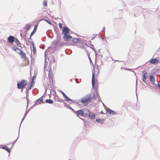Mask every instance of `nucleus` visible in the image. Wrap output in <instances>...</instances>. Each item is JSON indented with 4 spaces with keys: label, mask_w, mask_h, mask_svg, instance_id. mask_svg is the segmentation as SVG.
I'll use <instances>...</instances> for the list:
<instances>
[{
    "label": "nucleus",
    "mask_w": 160,
    "mask_h": 160,
    "mask_svg": "<svg viewBox=\"0 0 160 160\" xmlns=\"http://www.w3.org/2000/svg\"><path fill=\"white\" fill-rule=\"evenodd\" d=\"M92 95L88 94L84 98L81 99V102L83 104H88L91 102Z\"/></svg>",
    "instance_id": "f257e3e1"
},
{
    "label": "nucleus",
    "mask_w": 160,
    "mask_h": 160,
    "mask_svg": "<svg viewBox=\"0 0 160 160\" xmlns=\"http://www.w3.org/2000/svg\"><path fill=\"white\" fill-rule=\"evenodd\" d=\"M17 83L18 89H22L26 87L27 84V81L25 79H22L20 82L17 81Z\"/></svg>",
    "instance_id": "f03ea898"
},
{
    "label": "nucleus",
    "mask_w": 160,
    "mask_h": 160,
    "mask_svg": "<svg viewBox=\"0 0 160 160\" xmlns=\"http://www.w3.org/2000/svg\"><path fill=\"white\" fill-rule=\"evenodd\" d=\"M29 43L32 44V47L33 56H32V55L31 56V60H34L36 57V47L33 42L30 41L29 40Z\"/></svg>",
    "instance_id": "7ed1b4c3"
},
{
    "label": "nucleus",
    "mask_w": 160,
    "mask_h": 160,
    "mask_svg": "<svg viewBox=\"0 0 160 160\" xmlns=\"http://www.w3.org/2000/svg\"><path fill=\"white\" fill-rule=\"evenodd\" d=\"M93 89H94V91L91 94H90L92 95V96L91 97V99H92L95 100L99 96V94L97 91L96 88Z\"/></svg>",
    "instance_id": "20e7f679"
},
{
    "label": "nucleus",
    "mask_w": 160,
    "mask_h": 160,
    "mask_svg": "<svg viewBox=\"0 0 160 160\" xmlns=\"http://www.w3.org/2000/svg\"><path fill=\"white\" fill-rule=\"evenodd\" d=\"M142 72V81L146 84H147L146 82V80L148 76V73L145 70L143 71Z\"/></svg>",
    "instance_id": "39448f33"
},
{
    "label": "nucleus",
    "mask_w": 160,
    "mask_h": 160,
    "mask_svg": "<svg viewBox=\"0 0 160 160\" xmlns=\"http://www.w3.org/2000/svg\"><path fill=\"white\" fill-rule=\"evenodd\" d=\"M62 94L63 96L65 98V100L67 102L71 101L72 102V103L75 102L73 100L69 98L62 91L60 90L59 91Z\"/></svg>",
    "instance_id": "423d86ee"
},
{
    "label": "nucleus",
    "mask_w": 160,
    "mask_h": 160,
    "mask_svg": "<svg viewBox=\"0 0 160 160\" xmlns=\"http://www.w3.org/2000/svg\"><path fill=\"white\" fill-rule=\"evenodd\" d=\"M90 63L91 64H92V66L93 67V69L92 70V75L94 76V74L95 73V71L94 69L95 68V65H94L92 62V61H89ZM99 62L100 63V65H102V61H95V64H97V62Z\"/></svg>",
    "instance_id": "0eeeda50"
},
{
    "label": "nucleus",
    "mask_w": 160,
    "mask_h": 160,
    "mask_svg": "<svg viewBox=\"0 0 160 160\" xmlns=\"http://www.w3.org/2000/svg\"><path fill=\"white\" fill-rule=\"evenodd\" d=\"M70 29L67 26H64L62 30V34L63 35L68 34L70 33Z\"/></svg>",
    "instance_id": "6e6552de"
},
{
    "label": "nucleus",
    "mask_w": 160,
    "mask_h": 160,
    "mask_svg": "<svg viewBox=\"0 0 160 160\" xmlns=\"http://www.w3.org/2000/svg\"><path fill=\"white\" fill-rule=\"evenodd\" d=\"M15 37L12 35H10L7 38V42L8 43L13 44V42H14L15 39Z\"/></svg>",
    "instance_id": "1a4fd4ad"
},
{
    "label": "nucleus",
    "mask_w": 160,
    "mask_h": 160,
    "mask_svg": "<svg viewBox=\"0 0 160 160\" xmlns=\"http://www.w3.org/2000/svg\"><path fill=\"white\" fill-rule=\"evenodd\" d=\"M74 112L76 114V116L78 118H79L80 116L83 117L84 116L82 109L78 111H74Z\"/></svg>",
    "instance_id": "9d476101"
},
{
    "label": "nucleus",
    "mask_w": 160,
    "mask_h": 160,
    "mask_svg": "<svg viewBox=\"0 0 160 160\" xmlns=\"http://www.w3.org/2000/svg\"><path fill=\"white\" fill-rule=\"evenodd\" d=\"M43 103V96H42L36 101V102L32 106L33 107L34 105H38L41 104V103Z\"/></svg>",
    "instance_id": "9b49d317"
},
{
    "label": "nucleus",
    "mask_w": 160,
    "mask_h": 160,
    "mask_svg": "<svg viewBox=\"0 0 160 160\" xmlns=\"http://www.w3.org/2000/svg\"><path fill=\"white\" fill-rule=\"evenodd\" d=\"M88 116V118L91 120H94L95 118V115L94 113L91 112L89 113Z\"/></svg>",
    "instance_id": "f8f14e48"
},
{
    "label": "nucleus",
    "mask_w": 160,
    "mask_h": 160,
    "mask_svg": "<svg viewBox=\"0 0 160 160\" xmlns=\"http://www.w3.org/2000/svg\"><path fill=\"white\" fill-rule=\"evenodd\" d=\"M56 61H50L49 66L51 68L52 67L55 68L57 65Z\"/></svg>",
    "instance_id": "ddd939ff"
},
{
    "label": "nucleus",
    "mask_w": 160,
    "mask_h": 160,
    "mask_svg": "<svg viewBox=\"0 0 160 160\" xmlns=\"http://www.w3.org/2000/svg\"><path fill=\"white\" fill-rule=\"evenodd\" d=\"M82 110L83 112L84 116V117H86L87 116L89 113L90 112V111L87 108H84L82 109Z\"/></svg>",
    "instance_id": "4468645a"
},
{
    "label": "nucleus",
    "mask_w": 160,
    "mask_h": 160,
    "mask_svg": "<svg viewBox=\"0 0 160 160\" xmlns=\"http://www.w3.org/2000/svg\"><path fill=\"white\" fill-rule=\"evenodd\" d=\"M95 79L94 76H92V84L93 88H96V87L95 86Z\"/></svg>",
    "instance_id": "2eb2a0df"
},
{
    "label": "nucleus",
    "mask_w": 160,
    "mask_h": 160,
    "mask_svg": "<svg viewBox=\"0 0 160 160\" xmlns=\"http://www.w3.org/2000/svg\"><path fill=\"white\" fill-rule=\"evenodd\" d=\"M73 43H82L83 41L81 40L80 38H73L71 40Z\"/></svg>",
    "instance_id": "dca6fc26"
},
{
    "label": "nucleus",
    "mask_w": 160,
    "mask_h": 160,
    "mask_svg": "<svg viewBox=\"0 0 160 160\" xmlns=\"http://www.w3.org/2000/svg\"><path fill=\"white\" fill-rule=\"evenodd\" d=\"M12 50L14 51H15L17 53L19 54L20 53H21V52L22 51V50L21 49L16 46L12 48Z\"/></svg>",
    "instance_id": "f3484780"
},
{
    "label": "nucleus",
    "mask_w": 160,
    "mask_h": 160,
    "mask_svg": "<svg viewBox=\"0 0 160 160\" xmlns=\"http://www.w3.org/2000/svg\"><path fill=\"white\" fill-rule=\"evenodd\" d=\"M159 61H149L148 62H146L143 66L146 63H149L151 64H157L159 63Z\"/></svg>",
    "instance_id": "a211bd4d"
},
{
    "label": "nucleus",
    "mask_w": 160,
    "mask_h": 160,
    "mask_svg": "<svg viewBox=\"0 0 160 160\" xmlns=\"http://www.w3.org/2000/svg\"><path fill=\"white\" fill-rule=\"evenodd\" d=\"M106 111L107 112H108L109 114L112 115H115L117 114V113L116 112L114 111L109 108L107 109V110H106Z\"/></svg>",
    "instance_id": "6ab92c4d"
},
{
    "label": "nucleus",
    "mask_w": 160,
    "mask_h": 160,
    "mask_svg": "<svg viewBox=\"0 0 160 160\" xmlns=\"http://www.w3.org/2000/svg\"><path fill=\"white\" fill-rule=\"evenodd\" d=\"M149 79L150 81L151 82V84H154V82L155 81V78L152 75H150L149 77Z\"/></svg>",
    "instance_id": "aec40b11"
},
{
    "label": "nucleus",
    "mask_w": 160,
    "mask_h": 160,
    "mask_svg": "<svg viewBox=\"0 0 160 160\" xmlns=\"http://www.w3.org/2000/svg\"><path fill=\"white\" fill-rule=\"evenodd\" d=\"M105 121V119H101L100 118H97L96 120V121L97 122L100 123L101 124H102Z\"/></svg>",
    "instance_id": "412c9836"
},
{
    "label": "nucleus",
    "mask_w": 160,
    "mask_h": 160,
    "mask_svg": "<svg viewBox=\"0 0 160 160\" xmlns=\"http://www.w3.org/2000/svg\"><path fill=\"white\" fill-rule=\"evenodd\" d=\"M85 45H86L87 46L89 47V46H88L87 45V43H86L85 44ZM90 45L92 46V47H90V48H91L94 51V52H95V56H96V57H95V60H97V58H96V55H97V51L96 50H95V48H94V46L93 45H92V44H90Z\"/></svg>",
    "instance_id": "4be33fe9"
},
{
    "label": "nucleus",
    "mask_w": 160,
    "mask_h": 160,
    "mask_svg": "<svg viewBox=\"0 0 160 160\" xmlns=\"http://www.w3.org/2000/svg\"><path fill=\"white\" fill-rule=\"evenodd\" d=\"M37 24H38V23H36V24L35 25L34 27V29L31 32V35H33L36 32L37 29V28H38V25Z\"/></svg>",
    "instance_id": "5701e85b"
},
{
    "label": "nucleus",
    "mask_w": 160,
    "mask_h": 160,
    "mask_svg": "<svg viewBox=\"0 0 160 160\" xmlns=\"http://www.w3.org/2000/svg\"><path fill=\"white\" fill-rule=\"evenodd\" d=\"M63 39L66 41L68 42L69 41V37L68 34H66L63 35Z\"/></svg>",
    "instance_id": "b1692460"
},
{
    "label": "nucleus",
    "mask_w": 160,
    "mask_h": 160,
    "mask_svg": "<svg viewBox=\"0 0 160 160\" xmlns=\"http://www.w3.org/2000/svg\"><path fill=\"white\" fill-rule=\"evenodd\" d=\"M2 148L6 150L8 152H10L11 151L10 150V148H9L6 145H4Z\"/></svg>",
    "instance_id": "393cba45"
},
{
    "label": "nucleus",
    "mask_w": 160,
    "mask_h": 160,
    "mask_svg": "<svg viewBox=\"0 0 160 160\" xmlns=\"http://www.w3.org/2000/svg\"><path fill=\"white\" fill-rule=\"evenodd\" d=\"M26 99L27 100V108L28 107V105L29 98H28V96L29 92H28V90H26Z\"/></svg>",
    "instance_id": "a878e982"
},
{
    "label": "nucleus",
    "mask_w": 160,
    "mask_h": 160,
    "mask_svg": "<svg viewBox=\"0 0 160 160\" xmlns=\"http://www.w3.org/2000/svg\"><path fill=\"white\" fill-rule=\"evenodd\" d=\"M19 54L21 56L22 58H23L24 59V60H26V54L23 51H22L21 53H20Z\"/></svg>",
    "instance_id": "bb28decb"
},
{
    "label": "nucleus",
    "mask_w": 160,
    "mask_h": 160,
    "mask_svg": "<svg viewBox=\"0 0 160 160\" xmlns=\"http://www.w3.org/2000/svg\"><path fill=\"white\" fill-rule=\"evenodd\" d=\"M31 27V25L29 23L27 24L24 27V28L27 30H29Z\"/></svg>",
    "instance_id": "cd10ccee"
},
{
    "label": "nucleus",
    "mask_w": 160,
    "mask_h": 160,
    "mask_svg": "<svg viewBox=\"0 0 160 160\" xmlns=\"http://www.w3.org/2000/svg\"><path fill=\"white\" fill-rule=\"evenodd\" d=\"M64 106H66L68 108H69L70 109L72 110L73 112L74 111H75L73 109V108L69 105L67 104L66 103H64Z\"/></svg>",
    "instance_id": "c85d7f7f"
},
{
    "label": "nucleus",
    "mask_w": 160,
    "mask_h": 160,
    "mask_svg": "<svg viewBox=\"0 0 160 160\" xmlns=\"http://www.w3.org/2000/svg\"><path fill=\"white\" fill-rule=\"evenodd\" d=\"M45 102L46 103L49 104H52L53 102V101L50 99H47L45 101Z\"/></svg>",
    "instance_id": "c756f323"
},
{
    "label": "nucleus",
    "mask_w": 160,
    "mask_h": 160,
    "mask_svg": "<svg viewBox=\"0 0 160 160\" xmlns=\"http://www.w3.org/2000/svg\"><path fill=\"white\" fill-rule=\"evenodd\" d=\"M79 48H83V49H84V47L82 45L80 46V47ZM85 49V52H86V53L87 54V56H89L90 55V54L89 52L87 49H86V48Z\"/></svg>",
    "instance_id": "7c9ffc66"
},
{
    "label": "nucleus",
    "mask_w": 160,
    "mask_h": 160,
    "mask_svg": "<svg viewBox=\"0 0 160 160\" xmlns=\"http://www.w3.org/2000/svg\"><path fill=\"white\" fill-rule=\"evenodd\" d=\"M19 130H18V137L15 140L12 144V146H11V147L10 148V149H12L13 147L15 142H16V141H17V140H18V138L19 137Z\"/></svg>",
    "instance_id": "2f4dec72"
},
{
    "label": "nucleus",
    "mask_w": 160,
    "mask_h": 160,
    "mask_svg": "<svg viewBox=\"0 0 160 160\" xmlns=\"http://www.w3.org/2000/svg\"><path fill=\"white\" fill-rule=\"evenodd\" d=\"M53 27L54 28V30L55 33L57 34V37H58V32L57 31V29H58V27L56 28L54 25H53Z\"/></svg>",
    "instance_id": "473e14b6"
},
{
    "label": "nucleus",
    "mask_w": 160,
    "mask_h": 160,
    "mask_svg": "<svg viewBox=\"0 0 160 160\" xmlns=\"http://www.w3.org/2000/svg\"><path fill=\"white\" fill-rule=\"evenodd\" d=\"M37 75V73H36L34 72V75L33 76L32 78V81H31V83H32V81H33L35 80V78L36 77Z\"/></svg>",
    "instance_id": "72a5a7b5"
},
{
    "label": "nucleus",
    "mask_w": 160,
    "mask_h": 160,
    "mask_svg": "<svg viewBox=\"0 0 160 160\" xmlns=\"http://www.w3.org/2000/svg\"><path fill=\"white\" fill-rule=\"evenodd\" d=\"M15 40L14 41L16 43V44L17 46V45H19V44H20V43L19 40H18V39L17 38H15Z\"/></svg>",
    "instance_id": "f704fd0d"
},
{
    "label": "nucleus",
    "mask_w": 160,
    "mask_h": 160,
    "mask_svg": "<svg viewBox=\"0 0 160 160\" xmlns=\"http://www.w3.org/2000/svg\"><path fill=\"white\" fill-rule=\"evenodd\" d=\"M44 21L46 22L47 23L49 24L50 25L52 24V22L46 19H44Z\"/></svg>",
    "instance_id": "c9c22d12"
},
{
    "label": "nucleus",
    "mask_w": 160,
    "mask_h": 160,
    "mask_svg": "<svg viewBox=\"0 0 160 160\" xmlns=\"http://www.w3.org/2000/svg\"><path fill=\"white\" fill-rule=\"evenodd\" d=\"M32 83H31L30 85H29V87L28 88H26V90H28L29 91V90H31V88H32Z\"/></svg>",
    "instance_id": "e433bc0d"
},
{
    "label": "nucleus",
    "mask_w": 160,
    "mask_h": 160,
    "mask_svg": "<svg viewBox=\"0 0 160 160\" xmlns=\"http://www.w3.org/2000/svg\"><path fill=\"white\" fill-rule=\"evenodd\" d=\"M33 107V106H32L26 112H25V113L24 114V117H26V116L28 113V112H29V110H30V109L31 108H32Z\"/></svg>",
    "instance_id": "4c0bfd02"
},
{
    "label": "nucleus",
    "mask_w": 160,
    "mask_h": 160,
    "mask_svg": "<svg viewBox=\"0 0 160 160\" xmlns=\"http://www.w3.org/2000/svg\"><path fill=\"white\" fill-rule=\"evenodd\" d=\"M43 4L44 7H46L47 6V2L46 0H44L43 2Z\"/></svg>",
    "instance_id": "58836bf2"
},
{
    "label": "nucleus",
    "mask_w": 160,
    "mask_h": 160,
    "mask_svg": "<svg viewBox=\"0 0 160 160\" xmlns=\"http://www.w3.org/2000/svg\"><path fill=\"white\" fill-rule=\"evenodd\" d=\"M53 42L55 43V45L57 46L59 44V42L58 41H54Z\"/></svg>",
    "instance_id": "ea45409f"
},
{
    "label": "nucleus",
    "mask_w": 160,
    "mask_h": 160,
    "mask_svg": "<svg viewBox=\"0 0 160 160\" xmlns=\"http://www.w3.org/2000/svg\"><path fill=\"white\" fill-rule=\"evenodd\" d=\"M17 46L20 47V48H22L24 47V45L23 44H19V45H17Z\"/></svg>",
    "instance_id": "a19ab883"
},
{
    "label": "nucleus",
    "mask_w": 160,
    "mask_h": 160,
    "mask_svg": "<svg viewBox=\"0 0 160 160\" xmlns=\"http://www.w3.org/2000/svg\"><path fill=\"white\" fill-rule=\"evenodd\" d=\"M58 26H59V28L60 29H61L62 28V24L60 23V22H59L58 24Z\"/></svg>",
    "instance_id": "79ce46f5"
},
{
    "label": "nucleus",
    "mask_w": 160,
    "mask_h": 160,
    "mask_svg": "<svg viewBox=\"0 0 160 160\" xmlns=\"http://www.w3.org/2000/svg\"><path fill=\"white\" fill-rule=\"evenodd\" d=\"M44 19H43V18H42V19H40V20H38V22H37L36 23H38V24H37V25H38V24H39V22H40L41 21H42V20H43V21H44Z\"/></svg>",
    "instance_id": "37998d69"
},
{
    "label": "nucleus",
    "mask_w": 160,
    "mask_h": 160,
    "mask_svg": "<svg viewBox=\"0 0 160 160\" xmlns=\"http://www.w3.org/2000/svg\"><path fill=\"white\" fill-rule=\"evenodd\" d=\"M80 119H81V120H82L84 122V123H85L86 122H87V120H85V119H83V118H80L79 117V118Z\"/></svg>",
    "instance_id": "c03bdc74"
},
{
    "label": "nucleus",
    "mask_w": 160,
    "mask_h": 160,
    "mask_svg": "<svg viewBox=\"0 0 160 160\" xmlns=\"http://www.w3.org/2000/svg\"><path fill=\"white\" fill-rule=\"evenodd\" d=\"M25 117H24V116H23V118H22V120H21V123H20V126L19 128V130H20V127L21 124L22 123V122L24 120V119H25Z\"/></svg>",
    "instance_id": "a18cd8bd"
},
{
    "label": "nucleus",
    "mask_w": 160,
    "mask_h": 160,
    "mask_svg": "<svg viewBox=\"0 0 160 160\" xmlns=\"http://www.w3.org/2000/svg\"><path fill=\"white\" fill-rule=\"evenodd\" d=\"M68 34V37H69V40L71 39H72L73 38H72V36H71L70 35V33H69Z\"/></svg>",
    "instance_id": "49530a36"
},
{
    "label": "nucleus",
    "mask_w": 160,
    "mask_h": 160,
    "mask_svg": "<svg viewBox=\"0 0 160 160\" xmlns=\"http://www.w3.org/2000/svg\"><path fill=\"white\" fill-rule=\"evenodd\" d=\"M32 35H31V33L30 37H29V39H28V41L29 40L30 41H32V39L31 38V37H32Z\"/></svg>",
    "instance_id": "de8ad7c7"
},
{
    "label": "nucleus",
    "mask_w": 160,
    "mask_h": 160,
    "mask_svg": "<svg viewBox=\"0 0 160 160\" xmlns=\"http://www.w3.org/2000/svg\"><path fill=\"white\" fill-rule=\"evenodd\" d=\"M44 67H46V66H47L48 64V62H47V61H44Z\"/></svg>",
    "instance_id": "09e8293b"
},
{
    "label": "nucleus",
    "mask_w": 160,
    "mask_h": 160,
    "mask_svg": "<svg viewBox=\"0 0 160 160\" xmlns=\"http://www.w3.org/2000/svg\"><path fill=\"white\" fill-rule=\"evenodd\" d=\"M98 99L99 101L101 102H102V104L103 105V103L102 102V100H101V99H100V98L99 96H99H98Z\"/></svg>",
    "instance_id": "8fccbe9b"
},
{
    "label": "nucleus",
    "mask_w": 160,
    "mask_h": 160,
    "mask_svg": "<svg viewBox=\"0 0 160 160\" xmlns=\"http://www.w3.org/2000/svg\"><path fill=\"white\" fill-rule=\"evenodd\" d=\"M149 60H158L157 58H153V57H152V58L150 59Z\"/></svg>",
    "instance_id": "3c124183"
},
{
    "label": "nucleus",
    "mask_w": 160,
    "mask_h": 160,
    "mask_svg": "<svg viewBox=\"0 0 160 160\" xmlns=\"http://www.w3.org/2000/svg\"><path fill=\"white\" fill-rule=\"evenodd\" d=\"M132 69H129V68L128 69V70L131 71H132ZM132 72H134V73H135L133 71H132Z\"/></svg>",
    "instance_id": "603ef678"
},
{
    "label": "nucleus",
    "mask_w": 160,
    "mask_h": 160,
    "mask_svg": "<svg viewBox=\"0 0 160 160\" xmlns=\"http://www.w3.org/2000/svg\"><path fill=\"white\" fill-rule=\"evenodd\" d=\"M157 86L160 89V84L158 83L157 84Z\"/></svg>",
    "instance_id": "864d4df0"
},
{
    "label": "nucleus",
    "mask_w": 160,
    "mask_h": 160,
    "mask_svg": "<svg viewBox=\"0 0 160 160\" xmlns=\"http://www.w3.org/2000/svg\"><path fill=\"white\" fill-rule=\"evenodd\" d=\"M75 80L76 81V82L77 83H79V82H78V81H77V80H78V79L77 78H75Z\"/></svg>",
    "instance_id": "5fc2aeb1"
},
{
    "label": "nucleus",
    "mask_w": 160,
    "mask_h": 160,
    "mask_svg": "<svg viewBox=\"0 0 160 160\" xmlns=\"http://www.w3.org/2000/svg\"><path fill=\"white\" fill-rule=\"evenodd\" d=\"M105 27H104L102 29V31H104V32H105Z\"/></svg>",
    "instance_id": "6e6d98bb"
},
{
    "label": "nucleus",
    "mask_w": 160,
    "mask_h": 160,
    "mask_svg": "<svg viewBox=\"0 0 160 160\" xmlns=\"http://www.w3.org/2000/svg\"><path fill=\"white\" fill-rule=\"evenodd\" d=\"M88 58L89 60H92L91 59V58L90 57V55L89 56H88Z\"/></svg>",
    "instance_id": "4d7b16f0"
},
{
    "label": "nucleus",
    "mask_w": 160,
    "mask_h": 160,
    "mask_svg": "<svg viewBox=\"0 0 160 160\" xmlns=\"http://www.w3.org/2000/svg\"><path fill=\"white\" fill-rule=\"evenodd\" d=\"M49 51V50H48V49H47L45 52V53L46 52H48Z\"/></svg>",
    "instance_id": "13d9d810"
},
{
    "label": "nucleus",
    "mask_w": 160,
    "mask_h": 160,
    "mask_svg": "<svg viewBox=\"0 0 160 160\" xmlns=\"http://www.w3.org/2000/svg\"><path fill=\"white\" fill-rule=\"evenodd\" d=\"M95 38V37H92L91 40H92L94 39Z\"/></svg>",
    "instance_id": "bf43d9fd"
},
{
    "label": "nucleus",
    "mask_w": 160,
    "mask_h": 160,
    "mask_svg": "<svg viewBox=\"0 0 160 160\" xmlns=\"http://www.w3.org/2000/svg\"><path fill=\"white\" fill-rule=\"evenodd\" d=\"M27 32V31H26V32H25V35H24L25 37H27V36H26V33Z\"/></svg>",
    "instance_id": "052dcab7"
},
{
    "label": "nucleus",
    "mask_w": 160,
    "mask_h": 160,
    "mask_svg": "<svg viewBox=\"0 0 160 160\" xmlns=\"http://www.w3.org/2000/svg\"><path fill=\"white\" fill-rule=\"evenodd\" d=\"M23 88H22V89H21V92H22Z\"/></svg>",
    "instance_id": "680f3d73"
},
{
    "label": "nucleus",
    "mask_w": 160,
    "mask_h": 160,
    "mask_svg": "<svg viewBox=\"0 0 160 160\" xmlns=\"http://www.w3.org/2000/svg\"><path fill=\"white\" fill-rule=\"evenodd\" d=\"M124 69L125 70H128V68H124Z\"/></svg>",
    "instance_id": "e2e57ef3"
},
{
    "label": "nucleus",
    "mask_w": 160,
    "mask_h": 160,
    "mask_svg": "<svg viewBox=\"0 0 160 160\" xmlns=\"http://www.w3.org/2000/svg\"><path fill=\"white\" fill-rule=\"evenodd\" d=\"M101 113L102 114H104V113L102 112V111H101Z\"/></svg>",
    "instance_id": "0e129e2a"
},
{
    "label": "nucleus",
    "mask_w": 160,
    "mask_h": 160,
    "mask_svg": "<svg viewBox=\"0 0 160 160\" xmlns=\"http://www.w3.org/2000/svg\"><path fill=\"white\" fill-rule=\"evenodd\" d=\"M102 38V40L103 42H104V39L103 38Z\"/></svg>",
    "instance_id": "69168bd1"
},
{
    "label": "nucleus",
    "mask_w": 160,
    "mask_h": 160,
    "mask_svg": "<svg viewBox=\"0 0 160 160\" xmlns=\"http://www.w3.org/2000/svg\"><path fill=\"white\" fill-rule=\"evenodd\" d=\"M44 60H46V58L45 56V59H44Z\"/></svg>",
    "instance_id": "338daca9"
},
{
    "label": "nucleus",
    "mask_w": 160,
    "mask_h": 160,
    "mask_svg": "<svg viewBox=\"0 0 160 160\" xmlns=\"http://www.w3.org/2000/svg\"><path fill=\"white\" fill-rule=\"evenodd\" d=\"M35 83V82H34V81H32V83Z\"/></svg>",
    "instance_id": "774afa93"
}]
</instances>
